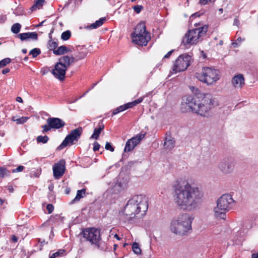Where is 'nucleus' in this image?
I'll return each instance as SVG.
<instances>
[{
    "label": "nucleus",
    "mask_w": 258,
    "mask_h": 258,
    "mask_svg": "<svg viewBox=\"0 0 258 258\" xmlns=\"http://www.w3.org/2000/svg\"><path fill=\"white\" fill-rule=\"evenodd\" d=\"M28 56H26V57H24V60L25 61H27V60H28Z\"/></svg>",
    "instance_id": "obj_58"
},
{
    "label": "nucleus",
    "mask_w": 258,
    "mask_h": 258,
    "mask_svg": "<svg viewBox=\"0 0 258 258\" xmlns=\"http://www.w3.org/2000/svg\"><path fill=\"white\" fill-rule=\"evenodd\" d=\"M82 133V128L78 127L73 131L67 136L61 144L57 147L58 150H61L68 145H72L78 142Z\"/></svg>",
    "instance_id": "obj_10"
},
{
    "label": "nucleus",
    "mask_w": 258,
    "mask_h": 258,
    "mask_svg": "<svg viewBox=\"0 0 258 258\" xmlns=\"http://www.w3.org/2000/svg\"><path fill=\"white\" fill-rule=\"evenodd\" d=\"M49 48L50 50H52L53 51L54 50H56V48L58 46V43L56 41L50 39L48 41Z\"/></svg>",
    "instance_id": "obj_30"
},
{
    "label": "nucleus",
    "mask_w": 258,
    "mask_h": 258,
    "mask_svg": "<svg viewBox=\"0 0 258 258\" xmlns=\"http://www.w3.org/2000/svg\"><path fill=\"white\" fill-rule=\"evenodd\" d=\"M16 101L20 103H22L23 102V99L21 97H17L16 98Z\"/></svg>",
    "instance_id": "obj_51"
},
{
    "label": "nucleus",
    "mask_w": 258,
    "mask_h": 258,
    "mask_svg": "<svg viewBox=\"0 0 258 258\" xmlns=\"http://www.w3.org/2000/svg\"><path fill=\"white\" fill-rule=\"evenodd\" d=\"M222 44H223V42H222V41H221L220 42V44L222 45Z\"/></svg>",
    "instance_id": "obj_62"
},
{
    "label": "nucleus",
    "mask_w": 258,
    "mask_h": 258,
    "mask_svg": "<svg viewBox=\"0 0 258 258\" xmlns=\"http://www.w3.org/2000/svg\"><path fill=\"white\" fill-rule=\"evenodd\" d=\"M174 51V50H171L169 51L166 54H165L163 57V58H168L170 57L172 53Z\"/></svg>",
    "instance_id": "obj_46"
},
{
    "label": "nucleus",
    "mask_w": 258,
    "mask_h": 258,
    "mask_svg": "<svg viewBox=\"0 0 258 258\" xmlns=\"http://www.w3.org/2000/svg\"><path fill=\"white\" fill-rule=\"evenodd\" d=\"M13 119H17V118H16V117H15V116H13V117H12V119L13 121Z\"/></svg>",
    "instance_id": "obj_59"
},
{
    "label": "nucleus",
    "mask_w": 258,
    "mask_h": 258,
    "mask_svg": "<svg viewBox=\"0 0 258 258\" xmlns=\"http://www.w3.org/2000/svg\"><path fill=\"white\" fill-rule=\"evenodd\" d=\"M59 61L62 64L66 66L68 69L71 64V63L76 61L75 58L73 56H69L68 55H64L59 58Z\"/></svg>",
    "instance_id": "obj_20"
},
{
    "label": "nucleus",
    "mask_w": 258,
    "mask_h": 258,
    "mask_svg": "<svg viewBox=\"0 0 258 258\" xmlns=\"http://www.w3.org/2000/svg\"><path fill=\"white\" fill-rule=\"evenodd\" d=\"M238 45V44L236 41L235 42L232 43V45L234 47H236V46H237Z\"/></svg>",
    "instance_id": "obj_54"
},
{
    "label": "nucleus",
    "mask_w": 258,
    "mask_h": 258,
    "mask_svg": "<svg viewBox=\"0 0 258 258\" xmlns=\"http://www.w3.org/2000/svg\"><path fill=\"white\" fill-rule=\"evenodd\" d=\"M115 236L116 237V238H117L118 239H119V237L117 234H115Z\"/></svg>",
    "instance_id": "obj_60"
},
{
    "label": "nucleus",
    "mask_w": 258,
    "mask_h": 258,
    "mask_svg": "<svg viewBox=\"0 0 258 258\" xmlns=\"http://www.w3.org/2000/svg\"><path fill=\"white\" fill-rule=\"evenodd\" d=\"M86 190L83 189L81 190H78L77 192L76 197L71 201V203L73 204L75 202H78L80 200L84 197L85 194Z\"/></svg>",
    "instance_id": "obj_25"
},
{
    "label": "nucleus",
    "mask_w": 258,
    "mask_h": 258,
    "mask_svg": "<svg viewBox=\"0 0 258 258\" xmlns=\"http://www.w3.org/2000/svg\"><path fill=\"white\" fill-rule=\"evenodd\" d=\"M22 52L23 53H26L27 51V49H23L22 50Z\"/></svg>",
    "instance_id": "obj_55"
},
{
    "label": "nucleus",
    "mask_w": 258,
    "mask_h": 258,
    "mask_svg": "<svg viewBox=\"0 0 258 258\" xmlns=\"http://www.w3.org/2000/svg\"><path fill=\"white\" fill-rule=\"evenodd\" d=\"M136 1V0H132V2H134Z\"/></svg>",
    "instance_id": "obj_64"
},
{
    "label": "nucleus",
    "mask_w": 258,
    "mask_h": 258,
    "mask_svg": "<svg viewBox=\"0 0 258 258\" xmlns=\"http://www.w3.org/2000/svg\"><path fill=\"white\" fill-rule=\"evenodd\" d=\"M12 240L14 242H16L18 241V238L15 235H13L12 237Z\"/></svg>",
    "instance_id": "obj_50"
},
{
    "label": "nucleus",
    "mask_w": 258,
    "mask_h": 258,
    "mask_svg": "<svg viewBox=\"0 0 258 258\" xmlns=\"http://www.w3.org/2000/svg\"><path fill=\"white\" fill-rule=\"evenodd\" d=\"M203 57H204V58H205V57H206V54H203Z\"/></svg>",
    "instance_id": "obj_63"
},
{
    "label": "nucleus",
    "mask_w": 258,
    "mask_h": 258,
    "mask_svg": "<svg viewBox=\"0 0 258 258\" xmlns=\"http://www.w3.org/2000/svg\"><path fill=\"white\" fill-rule=\"evenodd\" d=\"M144 134H139L135 137H133L131 139L127 141L125 144L124 151L128 152L132 151L134 148L139 144L141 141L145 137Z\"/></svg>",
    "instance_id": "obj_13"
},
{
    "label": "nucleus",
    "mask_w": 258,
    "mask_h": 258,
    "mask_svg": "<svg viewBox=\"0 0 258 258\" xmlns=\"http://www.w3.org/2000/svg\"><path fill=\"white\" fill-rule=\"evenodd\" d=\"M200 14L198 13H196L191 15V17H199Z\"/></svg>",
    "instance_id": "obj_53"
},
{
    "label": "nucleus",
    "mask_w": 258,
    "mask_h": 258,
    "mask_svg": "<svg viewBox=\"0 0 258 258\" xmlns=\"http://www.w3.org/2000/svg\"><path fill=\"white\" fill-rule=\"evenodd\" d=\"M100 147V145H99V144L98 142H95L94 143L93 150L94 152L98 151Z\"/></svg>",
    "instance_id": "obj_42"
},
{
    "label": "nucleus",
    "mask_w": 258,
    "mask_h": 258,
    "mask_svg": "<svg viewBox=\"0 0 258 258\" xmlns=\"http://www.w3.org/2000/svg\"><path fill=\"white\" fill-rule=\"evenodd\" d=\"M66 162L64 160H60L53 166V176L55 179H59L64 173Z\"/></svg>",
    "instance_id": "obj_15"
},
{
    "label": "nucleus",
    "mask_w": 258,
    "mask_h": 258,
    "mask_svg": "<svg viewBox=\"0 0 258 258\" xmlns=\"http://www.w3.org/2000/svg\"><path fill=\"white\" fill-rule=\"evenodd\" d=\"M28 119V117H22L19 118H17V119H14L13 121L16 122L17 124H22L25 123Z\"/></svg>",
    "instance_id": "obj_37"
},
{
    "label": "nucleus",
    "mask_w": 258,
    "mask_h": 258,
    "mask_svg": "<svg viewBox=\"0 0 258 258\" xmlns=\"http://www.w3.org/2000/svg\"><path fill=\"white\" fill-rule=\"evenodd\" d=\"M36 140L38 143H42L43 144H45L49 140V138L47 136H39L37 137Z\"/></svg>",
    "instance_id": "obj_33"
},
{
    "label": "nucleus",
    "mask_w": 258,
    "mask_h": 258,
    "mask_svg": "<svg viewBox=\"0 0 258 258\" xmlns=\"http://www.w3.org/2000/svg\"><path fill=\"white\" fill-rule=\"evenodd\" d=\"M21 25L19 23H16L14 24L12 28L11 31L15 34L18 33L21 29Z\"/></svg>",
    "instance_id": "obj_32"
},
{
    "label": "nucleus",
    "mask_w": 258,
    "mask_h": 258,
    "mask_svg": "<svg viewBox=\"0 0 258 258\" xmlns=\"http://www.w3.org/2000/svg\"><path fill=\"white\" fill-rule=\"evenodd\" d=\"M54 207L52 204H48L46 206V209L48 211L49 214H50L53 211Z\"/></svg>",
    "instance_id": "obj_44"
},
{
    "label": "nucleus",
    "mask_w": 258,
    "mask_h": 258,
    "mask_svg": "<svg viewBox=\"0 0 258 258\" xmlns=\"http://www.w3.org/2000/svg\"><path fill=\"white\" fill-rule=\"evenodd\" d=\"M194 219L192 215L187 213L180 215L171 221L170 230L177 235H186L191 230V223Z\"/></svg>",
    "instance_id": "obj_4"
},
{
    "label": "nucleus",
    "mask_w": 258,
    "mask_h": 258,
    "mask_svg": "<svg viewBox=\"0 0 258 258\" xmlns=\"http://www.w3.org/2000/svg\"><path fill=\"white\" fill-rule=\"evenodd\" d=\"M104 128V124L103 123V120H101L98 124L97 128L94 130L93 134L91 137V139H94L97 140L101 132Z\"/></svg>",
    "instance_id": "obj_21"
},
{
    "label": "nucleus",
    "mask_w": 258,
    "mask_h": 258,
    "mask_svg": "<svg viewBox=\"0 0 258 258\" xmlns=\"http://www.w3.org/2000/svg\"><path fill=\"white\" fill-rule=\"evenodd\" d=\"M241 40H242V39H241V37H238V38L237 39L236 41H237H237L241 42Z\"/></svg>",
    "instance_id": "obj_56"
},
{
    "label": "nucleus",
    "mask_w": 258,
    "mask_h": 258,
    "mask_svg": "<svg viewBox=\"0 0 258 258\" xmlns=\"http://www.w3.org/2000/svg\"><path fill=\"white\" fill-rule=\"evenodd\" d=\"M192 62V55L187 53L180 55L174 62L173 73L176 74L185 71Z\"/></svg>",
    "instance_id": "obj_9"
},
{
    "label": "nucleus",
    "mask_w": 258,
    "mask_h": 258,
    "mask_svg": "<svg viewBox=\"0 0 258 258\" xmlns=\"http://www.w3.org/2000/svg\"><path fill=\"white\" fill-rule=\"evenodd\" d=\"M67 70L66 66L58 61L55 65L54 69L52 71V74L56 78L60 81H63L64 79Z\"/></svg>",
    "instance_id": "obj_14"
},
{
    "label": "nucleus",
    "mask_w": 258,
    "mask_h": 258,
    "mask_svg": "<svg viewBox=\"0 0 258 258\" xmlns=\"http://www.w3.org/2000/svg\"><path fill=\"white\" fill-rule=\"evenodd\" d=\"M105 148L107 150H109L111 152H113L114 148L112 146L110 143L107 142L105 145Z\"/></svg>",
    "instance_id": "obj_41"
},
{
    "label": "nucleus",
    "mask_w": 258,
    "mask_h": 258,
    "mask_svg": "<svg viewBox=\"0 0 258 258\" xmlns=\"http://www.w3.org/2000/svg\"><path fill=\"white\" fill-rule=\"evenodd\" d=\"M235 166L234 160L231 158H224L218 164V168L224 174H228L232 172Z\"/></svg>",
    "instance_id": "obj_12"
},
{
    "label": "nucleus",
    "mask_w": 258,
    "mask_h": 258,
    "mask_svg": "<svg viewBox=\"0 0 258 258\" xmlns=\"http://www.w3.org/2000/svg\"><path fill=\"white\" fill-rule=\"evenodd\" d=\"M46 122L47 124H50L52 129L55 130L62 128L66 125L63 120L57 117H49L47 119Z\"/></svg>",
    "instance_id": "obj_17"
},
{
    "label": "nucleus",
    "mask_w": 258,
    "mask_h": 258,
    "mask_svg": "<svg viewBox=\"0 0 258 258\" xmlns=\"http://www.w3.org/2000/svg\"><path fill=\"white\" fill-rule=\"evenodd\" d=\"M41 127L42 128V132L43 134L50 131L52 129L50 126V124H45V125H42Z\"/></svg>",
    "instance_id": "obj_39"
},
{
    "label": "nucleus",
    "mask_w": 258,
    "mask_h": 258,
    "mask_svg": "<svg viewBox=\"0 0 258 258\" xmlns=\"http://www.w3.org/2000/svg\"><path fill=\"white\" fill-rule=\"evenodd\" d=\"M45 0H35V4L31 7L32 11H35L37 9L42 8Z\"/></svg>",
    "instance_id": "obj_28"
},
{
    "label": "nucleus",
    "mask_w": 258,
    "mask_h": 258,
    "mask_svg": "<svg viewBox=\"0 0 258 258\" xmlns=\"http://www.w3.org/2000/svg\"><path fill=\"white\" fill-rule=\"evenodd\" d=\"M11 59L10 58H5L0 61V68L6 66L8 64L10 63Z\"/></svg>",
    "instance_id": "obj_35"
},
{
    "label": "nucleus",
    "mask_w": 258,
    "mask_h": 258,
    "mask_svg": "<svg viewBox=\"0 0 258 258\" xmlns=\"http://www.w3.org/2000/svg\"><path fill=\"white\" fill-rule=\"evenodd\" d=\"M207 31L208 26L206 25L189 30L183 37L182 43L184 46L196 45L202 41Z\"/></svg>",
    "instance_id": "obj_5"
},
{
    "label": "nucleus",
    "mask_w": 258,
    "mask_h": 258,
    "mask_svg": "<svg viewBox=\"0 0 258 258\" xmlns=\"http://www.w3.org/2000/svg\"><path fill=\"white\" fill-rule=\"evenodd\" d=\"M219 11L221 13H222L223 12V10L222 8H220L219 9Z\"/></svg>",
    "instance_id": "obj_57"
},
{
    "label": "nucleus",
    "mask_w": 258,
    "mask_h": 258,
    "mask_svg": "<svg viewBox=\"0 0 258 258\" xmlns=\"http://www.w3.org/2000/svg\"><path fill=\"white\" fill-rule=\"evenodd\" d=\"M234 203V201L230 195L221 196L217 201V207L214 209L215 216L225 219L226 213L231 209Z\"/></svg>",
    "instance_id": "obj_6"
},
{
    "label": "nucleus",
    "mask_w": 258,
    "mask_h": 258,
    "mask_svg": "<svg viewBox=\"0 0 258 258\" xmlns=\"http://www.w3.org/2000/svg\"><path fill=\"white\" fill-rule=\"evenodd\" d=\"M184 101L192 111L203 116H206L211 108L218 105L217 101L210 94L188 96Z\"/></svg>",
    "instance_id": "obj_2"
},
{
    "label": "nucleus",
    "mask_w": 258,
    "mask_h": 258,
    "mask_svg": "<svg viewBox=\"0 0 258 258\" xmlns=\"http://www.w3.org/2000/svg\"><path fill=\"white\" fill-rule=\"evenodd\" d=\"M10 69L9 68H6L5 69H4L2 71V73L5 75V74H6L7 73L10 72Z\"/></svg>",
    "instance_id": "obj_48"
},
{
    "label": "nucleus",
    "mask_w": 258,
    "mask_h": 258,
    "mask_svg": "<svg viewBox=\"0 0 258 258\" xmlns=\"http://www.w3.org/2000/svg\"><path fill=\"white\" fill-rule=\"evenodd\" d=\"M17 37L20 38L21 41L36 40L38 39V34L35 32L23 33L18 34Z\"/></svg>",
    "instance_id": "obj_19"
},
{
    "label": "nucleus",
    "mask_w": 258,
    "mask_h": 258,
    "mask_svg": "<svg viewBox=\"0 0 258 258\" xmlns=\"http://www.w3.org/2000/svg\"><path fill=\"white\" fill-rule=\"evenodd\" d=\"M82 51H80L77 55L74 57L76 61L83 59L87 54V51L86 48H82Z\"/></svg>",
    "instance_id": "obj_27"
},
{
    "label": "nucleus",
    "mask_w": 258,
    "mask_h": 258,
    "mask_svg": "<svg viewBox=\"0 0 258 258\" xmlns=\"http://www.w3.org/2000/svg\"><path fill=\"white\" fill-rule=\"evenodd\" d=\"M3 201L2 200L0 199V204H3Z\"/></svg>",
    "instance_id": "obj_61"
},
{
    "label": "nucleus",
    "mask_w": 258,
    "mask_h": 258,
    "mask_svg": "<svg viewBox=\"0 0 258 258\" xmlns=\"http://www.w3.org/2000/svg\"><path fill=\"white\" fill-rule=\"evenodd\" d=\"M132 249L133 251L137 254L141 253V249L139 247V244L137 242H134L133 244Z\"/></svg>",
    "instance_id": "obj_31"
},
{
    "label": "nucleus",
    "mask_w": 258,
    "mask_h": 258,
    "mask_svg": "<svg viewBox=\"0 0 258 258\" xmlns=\"http://www.w3.org/2000/svg\"><path fill=\"white\" fill-rule=\"evenodd\" d=\"M231 83L235 88H242L245 85V80L243 75L238 74L233 77Z\"/></svg>",
    "instance_id": "obj_18"
},
{
    "label": "nucleus",
    "mask_w": 258,
    "mask_h": 258,
    "mask_svg": "<svg viewBox=\"0 0 258 258\" xmlns=\"http://www.w3.org/2000/svg\"><path fill=\"white\" fill-rule=\"evenodd\" d=\"M8 189L10 192L12 193L14 191V188L12 185H9L8 186Z\"/></svg>",
    "instance_id": "obj_49"
},
{
    "label": "nucleus",
    "mask_w": 258,
    "mask_h": 258,
    "mask_svg": "<svg viewBox=\"0 0 258 258\" xmlns=\"http://www.w3.org/2000/svg\"><path fill=\"white\" fill-rule=\"evenodd\" d=\"M41 53V50L39 48H34L29 52V54L32 55L33 57H36Z\"/></svg>",
    "instance_id": "obj_34"
},
{
    "label": "nucleus",
    "mask_w": 258,
    "mask_h": 258,
    "mask_svg": "<svg viewBox=\"0 0 258 258\" xmlns=\"http://www.w3.org/2000/svg\"><path fill=\"white\" fill-rule=\"evenodd\" d=\"M143 100V97H140L139 99L131 102L127 103L121 105L113 110H112V115H115L118 113L123 111L128 108L133 107L137 104L141 103Z\"/></svg>",
    "instance_id": "obj_16"
},
{
    "label": "nucleus",
    "mask_w": 258,
    "mask_h": 258,
    "mask_svg": "<svg viewBox=\"0 0 258 258\" xmlns=\"http://www.w3.org/2000/svg\"><path fill=\"white\" fill-rule=\"evenodd\" d=\"M133 9H134V11L137 13V14H139L140 13L141 11L143 10V7L142 6H140V5H136V6H135L133 7Z\"/></svg>",
    "instance_id": "obj_40"
},
{
    "label": "nucleus",
    "mask_w": 258,
    "mask_h": 258,
    "mask_svg": "<svg viewBox=\"0 0 258 258\" xmlns=\"http://www.w3.org/2000/svg\"><path fill=\"white\" fill-rule=\"evenodd\" d=\"M251 258H258V252L257 253L252 254Z\"/></svg>",
    "instance_id": "obj_52"
},
{
    "label": "nucleus",
    "mask_w": 258,
    "mask_h": 258,
    "mask_svg": "<svg viewBox=\"0 0 258 258\" xmlns=\"http://www.w3.org/2000/svg\"><path fill=\"white\" fill-rule=\"evenodd\" d=\"M174 202L180 209L194 211L201 204L203 197L200 189L186 180L177 181L173 186Z\"/></svg>",
    "instance_id": "obj_1"
},
{
    "label": "nucleus",
    "mask_w": 258,
    "mask_h": 258,
    "mask_svg": "<svg viewBox=\"0 0 258 258\" xmlns=\"http://www.w3.org/2000/svg\"><path fill=\"white\" fill-rule=\"evenodd\" d=\"M195 76L201 82L212 85L220 79L221 75L219 70L205 67L202 69L201 72L196 73Z\"/></svg>",
    "instance_id": "obj_7"
},
{
    "label": "nucleus",
    "mask_w": 258,
    "mask_h": 258,
    "mask_svg": "<svg viewBox=\"0 0 258 258\" xmlns=\"http://www.w3.org/2000/svg\"><path fill=\"white\" fill-rule=\"evenodd\" d=\"M105 21V18H101L99 20L96 21L95 23L92 24L90 26H88L87 28L90 29H96L102 25Z\"/></svg>",
    "instance_id": "obj_23"
},
{
    "label": "nucleus",
    "mask_w": 258,
    "mask_h": 258,
    "mask_svg": "<svg viewBox=\"0 0 258 258\" xmlns=\"http://www.w3.org/2000/svg\"><path fill=\"white\" fill-rule=\"evenodd\" d=\"M216 0H200V3L202 5H206L208 3H214Z\"/></svg>",
    "instance_id": "obj_45"
},
{
    "label": "nucleus",
    "mask_w": 258,
    "mask_h": 258,
    "mask_svg": "<svg viewBox=\"0 0 258 258\" xmlns=\"http://www.w3.org/2000/svg\"><path fill=\"white\" fill-rule=\"evenodd\" d=\"M24 169V167L23 166L20 165V166H19L17 168L14 169L12 170V172L15 173V172H20V171H23Z\"/></svg>",
    "instance_id": "obj_43"
},
{
    "label": "nucleus",
    "mask_w": 258,
    "mask_h": 258,
    "mask_svg": "<svg viewBox=\"0 0 258 258\" xmlns=\"http://www.w3.org/2000/svg\"><path fill=\"white\" fill-rule=\"evenodd\" d=\"M71 36V32L69 30L63 32L61 34V38L63 40H68Z\"/></svg>",
    "instance_id": "obj_36"
},
{
    "label": "nucleus",
    "mask_w": 258,
    "mask_h": 258,
    "mask_svg": "<svg viewBox=\"0 0 258 258\" xmlns=\"http://www.w3.org/2000/svg\"><path fill=\"white\" fill-rule=\"evenodd\" d=\"M64 250L63 249H59L57 251H56V252L54 253L53 254H52L49 258H55L57 256H59L60 255H61V254H62L64 252Z\"/></svg>",
    "instance_id": "obj_38"
},
{
    "label": "nucleus",
    "mask_w": 258,
    "mask_h": 258,
    "mask_svg": "<svg viewBox=\"0 0 258 258\" xmlns=\"http://www.w3.org/2000/svg\"><path fill=\"white\" fill-rule=\"evenodd\" d=\"M82 234L86 241L89 242L93 246L101 240L100 230L97 228H86L82 231Z\"/></svg>",
    "instance_id": "obj_11"
},
{
    "label": "nucleus",
    "mask_w": 258,
    "mask_h": 258,
    "mask_svg": "<svg viewBox=\"0 0 258 258\" xmlns=\"http://www.w3.org/2000/svg\"><path fill=\"white\" fill-rule=\"evenodd\" d=\"M94 246L97 249L103 251H105L108 249L107 244L105 242L102 241L101 239L99 240Z\"/></svg>",
    "instance_id": "obj_26"
},
{
    "label": "nucleus",
    "mask_w": 258,
    "mask_h": 258,
    "mask_svg": "<svg viewBox=\"0 0 258 258\" xmlns=\"http://www.w3.org/2000/svg\"><path fill=\"white\" fill-rule=\"evenodd\" d=\"M10 171L5 167H0V178H4L10 175Z\"/></svg>",
    "instance_id": "obj_29"
},
{
    "label": "nucleus",
    "mask_w": 258,
    "mask_h": 258,
    "mask_svg": "<svg viewBox=\"0 0 258 258\" xmlns=\"http://www.w3.org/2000/svg\"><path fill=\"white\" fill-rule=\"evenodd\" d=\"M148 205L146 198L143 195H136L128 200L126 204L121 219L129 221L140 213L143 215L147 211Z\"/></svg>",
    "instance_id": "obj_3"
},
{
    "label": "nucleus",
    "mask_w": 258,
    "mask_h": 258,
    "mask_svg": "<svg viewBox=\"0 0 258 258\" xmlns=\"http://www.w3.org/2000/svg\"><path fill=\"white\" fill-rule=\"evenodd\" d=\"M239 24H240V22H239V21L238 20V19L237 18H235L234 19L233 25L238 26L239 25Z\"/></svg>",
    "instance_id": "obj_47"
},
{
    "label": "nucleus",
    "mask_w": 258,
    "mask_h": 258,
    "mask_svg": "<svg viewBox=\"0 0 258 258\" xmlns=\"http://www.w3.org/2000/svg\"><path fill=\"white\" fill-rule=\"evenodd\" d=\"M132 35L133 42L140 46H146L151 39L150 34L147 31L145 23L143 22L136 26Z\"/></svg>",
    "instance_id": "obj_8"
},
{
    "label": "nucleus",
    "mask_w": 258,
    "mask_h": 258,
    "mask_svg": "<svg viewBox=\"0 0 258 258\" xmlns=\"http://www.w3.org/2000/svg\"><path fill=\"white\" fill-rule=\"evenodd\" d=\"M175 146V140L174 138L169 136L168 137H166L164 142V147L165 148L170 150L172 149Z\"/></svg>",
    "instance_id": "obj_22"
},
{
    "label": "nucleus",
    "mask_w": 258,
    "mask_h": 258,
    "mask_svg": "<svg viewBox=\"0 0 258 258\" xmlns=\"http://www.w3.org/2000/svg\"><path fill=\"white\" fill-rule=\"evenodd\" d=\"M70 51V49L64 45L59 46L56 50H54L53 53L57 55H62Z\"/></svg>",
    "instance_id": "obj_24"
}]
</instances>
